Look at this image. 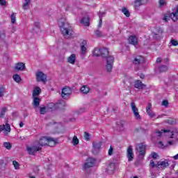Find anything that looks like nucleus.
I'll use <instances>...</instances> for the list:
<instances>
[{"mask_svg": "<svg viewBox=\"0 0 178 178\" xmlns=\"http://www.w3.org/2000/svg\"><path fill=\"white\" fill-rule=\"evenodd\" d=\"M3 145L6 149H10L12 148V145L9 142H4Z\"/></svg>", "mask_w": 178, "mask_h": 178, "instance_id": "34", "label": "nucleus"}, {"mask_svg": "<svg viewBox=\"0 0 178 178\" xmlns=\"http://www.w3.org/2000/svg\"><path fill=\"white\" fill-rule=\"evenodd\" d=\"M165 62H169V59L166 58L165 60Z\"/></svg>", "mask_w": 178, "mask_h": 178, "instance_id": "62", "label": "nucleus"}, {"mask_svg": "<svg viewBox=\"0 0 178 178\" xmlns=\"http://www.w3.org/2000/svg\"><path fill=\"white\" fill-rule=\"evenodd\" d=\"M84 138L86 141H90V134L85 132Z\"/></svg>", "mask_w": 178, "mask_h": 178, "instance_id": "44", "label": "nucleus"}, {"mask_svg": "<svg viewBox=\"0 0 178 178\" xmlns=\"http://www.w3.org/2000/svg\"><path fill=\"white\" fill-rule=\"evenodd\" d=\"M105 16V13H99V19H102V17H104Z\"/></svg>", "mask_w": 178, "mask_h": 178, "instance_id": "53", "label": "nucleus"}, {"mask_svg": "<svg viewBox=\"0 0 178 178\" xmlns=\"http://www.w3.org/2000/svg\"><path fill=\"white\" fill-rule=\"evenodd\" d=\"M152 108V104H151V103H148L147 104V106L146 107V112L147 113V115H149V116H150V118H154L155 116V113L152 111V110H151Z\"/></svg>", "mask_w": 178, "mask_h": 178, "instance_id": "18", "label": "nucleus"}, {"mask_svg": "<svg viewBox=\"0 0 178 178\" xmlns=\"http://www.w3.org/2000/svg\"><path fill=\"white\" fill-rule=\"evenodd\" d=\"M144 62H145V59L141 56H137L134 60V65H141V63H144Z\"/></svg>", "mask_w": 178, "mask_h": 178, "instance_id": "17", "label": "nucleus"}, {"mask_svg": "<svg viewBox=\"0 0 178 178\" xmlns=\"http://www.w3.org/2000/svg\"><path fill=\"white\" fill-rule=\"evenodd\" d=\"M163 20H164L165 22H168V17H164Z\"/></svg>", "mask_w": 178, "mask_h": 178, "instance_id": "60", "label": "nucleus"}, {"mask_svg": "<svg viewBox=\"0 0 178 178\" xmlns=\"http://www.w3.org/2000/svg\"><path fill=\"white\" fill-rule=\"evenodd\" d=\"M145 148L146 146L144 145V143H139L136 146L137 152H138L140 156H142V158H143V156L145 155Z\"/></svg>", "mask_w": 178, "mask_h": 178, "instance_id": "5", "label": "nucleus"}, {"mask_svg": "<svg viewBox=\"0 0 178 178\" xmlns=\"http://www.w3.org/2000/svg\"><path fill=\"white\" fill-rule=\"evenodd\" d=\"M170 43H171L172 45H173V47H177V45H178V42H177V40H175V39H172V40H170Z\"/></svg>", "mask_w": 178, "mask_h": 178, "instance_id": "40", "label": "nucleus"}, {"mask_svg": "<svg viewBox=\"0 0 178 178\" xmlns=\"http://www.w3.org/2000/svg\"><path fill=\"white\" fill-rule=\"evenodd\" d=\"M37 81H42V83H47V74L42 72H38L36 73Z\"/></svg>", "mask_w": 178, "mask_h": 178, "instance_id": "7", "label": "nucleus"}, {"mask_svg": "<svg viewBox=\"0 0 178 178\" xmlns=\"http://www.w3.org/2000/svg\"><path fill=\"white\" fill-rule=\"evenodd\" d=\"M67 62H68V63H71L72 65H74V63H76V54H73L70 55L67 58Z\"/></svg>", "mask_w": 178, "mask_h": 178, "instance_id": "24", "label": "nucleus"}, {"mask_svg": "<svg viewBox=\"0 0 178 178\" xmlns=\"http://www.w3.org/2000/svg\"><path fill=\"white\" fill-rule=\"evenodd\" d=\"M31 3V0H25L22 8L24 10H27V9L30 8V4Z\"/></svg>", "mask_w": 178, "mask_h": 178, "instance_id": "26", "label": "nucleus"}, {"mask_svg": "<svg viewBox=\"0 0 178 178\" xmlns=\"http://www.w3.org/2000/svg\"><path fill=\"white\" fill-rule=\"evenodd\" d=\"M7 111H8V107H3L1 108L0 119H2V118H5V113H6Z\"/></svg>", "mask_w": 178, "mask_h": 178, "instance_id": "30", "label": "nucleus"}, {"mask_svg": "<svg viewBox=\"0 0 178 178\" xmlns=\"http://www.w3.org/2000/svg\"><path fill=\"white\" fill-rule=\"evenodd\" d=\"M30 178H35V177H31Z\"/></svg>", "mask_w": 178, "mask_h": 178, "instance_id": "63", "label": "nucleus"}, {"mask_svg": "<svg viewBox=\"0 0 178 178\" xmlns=\"http://www.w3.org/2000/svg\"><path fill=\"white\" fill-rule=\"evenodd\" d=\"M145 3H147V0H135L134 3V8L135 9H139L140 6H143Z\"/></svg>", "mask_w": 178, "mask_h": 178, "instance_id": "16", "label": "nucleus"}, {"mask_svg": "<svg viewBox=\"0 0 178 178\" xmlns=\"http://www.w3.org/2000/svg\"><path fill=\"white\" fill-rule=\"evenodd\" d=\"M108 155L110 156L113 155V147L112 146H111L109 149H108Z\"/></svg>", "mask_w": 178, "mask_h": 178, "instance_id": "46", "label": "nucleus"}, {"mask_svg": "<svg viewBox=\"0 0 178 178\" xmlns=\"http://www.w3.org/2000/svg\"><path fill=\"white\" fill-rule=\"evenodd\" d=\"M72 144L73 145H77V144H79V138H77V136H74L73 137Z\"/></svg>", "mask_w": 178, "mask_h": 178, "instance_id": "36", "label": "nucleus"}, {"mask_svg": "<svg viewBox=\"0 0 178 178\" xmlns=\"http://www.w3.org/2000/svg\"><path fill=\"white\" fill-rule=\"evenodd\" d=\"M161 58H157V59H156V63H161Z\"/></svg>", "mask_w": 178, "mask_h": 178, "instance_id": "57", "label": "nucleus"}, {"mask_svg": "<svg viewBox=\"0 0 178 178\" xmlns=\"http://www.w3.org/2000/svg\"><path fill=\"white\" fill-rule=\"evenodd\" d=\"M127 157L128 158V161H131L134 159V153H133V147L129 146L127 150Z\"/></svg>", "mask_w": 178, "mask_h": 178, "instance_id": "12", "label": "nucleus"}, {"mask_svg": "<svg viewBox=\"0 0 178 178\" xmlns=\"http://www.w3.org/2000/svg\"><path fill=\"white\" fill-rule=\"evenodd\" d=\"M13 79L16 83H20V81H22V77L19 74H14Z\"/></svg>", "mask_w": 178, "mask_h": 178, "instance_id": "31", "label": "nucleus"}, {"mask_svg": "<svg viewBox=\"0 0 178 178\" xmlns=\"http://www.w3.org/2000/svg\"><path fill=\"white\" fill-rule=\"evenodd\" d=\"M169 166V161L168 160L160 161L157 163L158 169H166Z\"/></svg>", "mask_w": 178, "mask_h": 178, "instance_id": "11", "label": "nucleus"}, {"mask_svg": "<svg viewBox=\"0 0 178 178\" xmlns=\"http://www.w3.org/2000/svg\"><path fill=\"white\" fill-rule=\"evenodd\" d=\"M58 26L64 37H70L73 34V29L70 24L64 22L63 19L58 21Z\"/></svg>", "mask_w": 178, "mask_h": 178, "instance_id": "1", "label": "nucleus"}, {"mask_svg": "<svg viewBox=\"0 0 178 178\" xmlns=\"http://www.w3.org/2000/svg\"><path fill=\"white\" fill-rule=\"evenodd\" d=\"M86 45H87V40H83L81 43V52L82 55L87 54V47H86Z\"/></svg>", "mask_w": 178, "mask_h": 178, "instance_id": "20", "label": "nucleus"}, {"mask_svg": "<svg viewBox=\"0 0 178 178\" xmlns=\"http://www.w3.org/2000/svg\"><path fill=\"white\" fill-rule=\"evenodd\" d=\"M84 108H80L79 111H76L77 115H81V113H83Z\"/></svg>", "mask_w": 178, "mask_h": 178, "instance_id": "50", "label": "nucleus"}, {"mask_svg": "<svg viewBox=\"0 0 178 178\" xmlns=\"http://www.w3.org/2000/svg\"><path fill=\"white\" fill-rule=\"evenodd\" d=\"M102 56L106 60V69L107 72H112L113 62H115V57L109 56V51H108V54H105V51L102 52Z\"/></svg>", "mask_w": 178, "mask_h": 178, "instance_id": "3", "label": "nucleus"}, {"mask_svg": "<svg viewBox=\"0 0 178 178\" xmlns=\"http://www.w3.org/2000/svg\"><path fill=\"white\" fill-rule=\"evenodd\" d=\"M95 34L97 37H102L104 35L102 34V32H101L99 30H97L95 32Z\"/></svg>", "mask_w": 178, "mask_h": 178, "instance_id": "42", "label": "nucleus"}, {"mask_svg": "<svg viewBox=\"0 0 178 178\" xmlns=\"http://www.w3.org/2000/svg\"><path fill=\"white\" fill-rule=\"evenodd\" d=\"M81 23H82V24L84 26H90V17H83L81 20Z\"/></svg>", "mask_w": 178, "mask_h": 178, "instance_id": "28", "label": "nucleus"}, {"mask_svg": "<svg viewBox=\"0 0 178 178\" xmlns=\"http://www.w3.org/2000/svg\"><path fill=\"white\" fill-rule=\"evenodd\" d=\"M81 91L83 92V94H88V92H90V87L84 85L81 87Z\"/></svg>", "mask_w": 178, "mask_h": 178, "instance_id": "29", "label": "nucleus"}, {"mask_svg": "<svg viewBox=\"0 0 178 178\" xmlns=\"http://www.w3.org/2000/svg\"><path fill=\"white\" fill-rule=\"evenodd\" d=\"M92 147L94 149H100L102 147V142L101 141H95L92 143Z\"/></svg>", "mask_w": 178, "mask_h": 178, "instance_id": "25", "label": "nucleus"}, {"mask_svg": "<svg viewBox=\"0 0 178 178\" xmlns=\"http://www.w3.org/2000/svg\"><path fill=\"white\" fill-rule=\"evenodd\" d=\"M171 19L173 22H177L178 20V6L174 9L173 12L170 15Z\"/></svg>", "mask_w": 178, "mask_h": 178, "instance_id": "19", "label": "nucleus"}, {"mask_svg": "<svg viewBox=\"0 0 178 178\" xmlns=\"http://www.w3.org/2000/svg\"><path fill=\"white\" fill-rule=\"evenodd\" d=\"M6 92V90L3 87L0 88V98L3 97V94Z\"/></svg>", "mask_w": 178, "mask_h": 178, "instance_id": "38", "label": "nucleus"}, {"mask_svg": "<svg viewBox=\"0 0 178 178\" xmlns=\"http://www.w3.org/2000/svg\"><path fill=\"white\" fill-rule=\"evenodd\" d=\"M159 70L161 73L163 72H168V66L167 65H161L159 67Z\"/></svg>", "mask_w": 178, "mask_h": 178, "instance_id": "33", "label": "nucleus"}, {"mask_svg": "<svg viewBox=\"0 0 178 178\" xmlns=\"http://www.w3.org/2000/svg\"><path fill=\"white\" fill-rule=\"evenodd\" d=\"M0 5L5 6V5H6V0H0Z\"/></svg>", "mask_w": 178, "mask_h": 178, "instance_id": "52", "label": "nucleus"}, {"mask_svg": "<svg viewBox=\"0 0 178 178\" xmlns=\"http://www.w3.org/2000/svg\"><path fill=\"white\" fill-rule=\"evenodd\" d=\"M115 170H116V164L111 163L108 165L106 172L108 173V175H112Z\"/></svg>", "mask_w": 178, "mask_h": 178, "instance_id": "14", "label": "nucleus"}, {"mask_svg": "<svg viewBox=\"0 0 178 178\" xmlns=\"http://www.w3.org/2000/svg\"><path fill=\"white\" fill-rule=\"evenodd\" d=\"M131 108L136 119H137V120H140V119H141V115H140V113H138V108L136 106V103L131 102Z\"/></svg>", "mask_w": 178, "mask_h": 178, "instance_id": "6", "label": "nucleus"}, {"mask_svg": "<svg viewBox=\"0 0 178 178\" xmlns=\"http://www.w3.org/2000/svg\"><path fill=\"white\" fill-rule=\"evenodd\" d=\"M161 105L166 107L168 105H169V102H168V100H163L161 103Z\"/></svg>", "mask_w": 178, "mask_h": 178, "instance_id": "47", "label": "nucleus"}, {"mask_svg": "<svg viewBox=\"0 0 178 178\" xmlns=\"http://www.w3.org/2000/svg\"><path fill=\"white\" fill-rule=\"evenodd\" d=\"M4 130H6V131H8V133L10 132V124L8 122L4 125Z\"/></svg>", "mask_w": 178, "mask_h": 178, "instance_id": "37", "label": "nucleus"}, {"mask_svg": "<svg viewBox=\"0 0 178 178\" xmlns=\"http://www.w3.org/2000/svg\"><path fill=\"white\" fill-rule=\"evenodd\" d=\"M23 126H24V124L23 123V122H21L19 123V127H23Z\"/></svg>", "mask_w": 178, "mask_h": 178, "instance_id": "59", "label": "nucleus"}, {"mask_svg": "<svg viewBox=\"0 0 178 178\" xmlns=\"http://www.w3.org/2000/svg\"><path fill=\"white\" fill-rule=\"evenodd\" d=\"M11 23H13V24H15V23L16 22V13H13L11 16Z\"/></svg>", "mask_w": 178, "mask_h": 178, "instance_id": "35", "label": "nucleus"}, {"mask_svg": "<svg viewBox=\"0 0 178 178\" xmlns=\"http://www.w3.org/2000/svg\"><path fill=\"white\" fill-rule=\"evenodd\" d=\"M33 108H38L40 106V102H41V99L38 97H33Z\"/></svg>", "mask_w": 178, "mask_h": 178, "instance_id": "22", "label": "nucleus"}, {"mask_svg": "<svg viewBox=\"0 0 178 178\" xmlns=\"http://www.w3.org/2000/svg\"><path fill=\"white\" fill-rule=\"evenodd\" d=\"M40 112L41 115H45L47 113V108H45V106L40 107Z\"/></svg>", "mask_w": 178, "mask_h": 178, "instance_id": "39", "label": "nucleus"}, {"mask_svg": "<svg viewBox=\"0 0 178 178\" xmlns=\"http://www.w3.org/2000/svg\"><path fill=\"white\" fill-rule=\"evenodd\" d=\"M13 165H14L15 169H19V163L17 161H13Z\"/></svg>", "mask_w": 178, "mask_h": 178, "instance_id": "45", "label": "nucleus"}, {"mask_svg": "<svg viewBox=\"0 0 178 178\" xmlns=\"http://www.w3.org/2000/svg\"><path fill=\"white\" fill-rule=\"evenodd\" d=\"M173 159L175 160L178 159V154L173 156Z\"/></svg>", "mask_w": 178, "mask_h": 178, "instance_id": "58", "label": "nucleus"}, {"mask_svg": "<svg viewBox=\"0 0 178 178\" xmlns=\"http://www.w3.org/2000/svg\"><path fill=\"white\" fill-rule=\"evenodd\" d=\"M139 77H140V79H145V75H144L143 74H140L139 75Z\"/></svg>", "mask_w": 178, "mask_h": 178, "instance_id": "56", "label": "nucleus"}, {"mask_svg": "<svg viewBox=\"0 0 178 178\" xmlns=\"http://www.w3.org/2000/svg\"><path fill=\"white\" fill-rule=\"evenodd\" d=\"M71 95H72V89H70V88L65 87L64 88H63L61 96L64 99H66L67 97H70Z\"/></svg>", "mask_w": 178, "mask_h": 178, "instance_id": "8", "label": "nucleus"}, {"mask_svg": "<svg viewBox=\"0 0 178 178\" xmlns=\"http://www.w3.org/2000/svg\"><path fill=\"white\" fill-rule=\"evenodd\" d=\"M129 44H131V45H137L138 44V40L137 39V37L136 35H131L129 38Z\"/></svg>", "mask_w": 178, "mask_h": 178, "instance_id": "21", "label": "nucleus"}, {"mask_svg": "<svg viewBox=\"0 0 178 178\" xmlns=\"http://www.w3.org/2000/svg\"><path fill=\"white\" fill-rule=\"evenodd\" d=\"M57 140L51 138V137H42L38 142H35L36 144L38 145L40 147H44V145H48V147H54L56 144Z\"/></svg>", "mask_w": 178, "mask_h": 178, "instance_id": "2", "label": "nucleus"}, {"mask_svg": "<svg viewBox=\"0 0 178 178\" xmlns=\"http://www.w3.org/2000/svg\"><path fill=\"white\" fill-rule=\"evenodd\" d=\"M168 144H169L170 145H172L173 144V142H172V141H168Z\"/></svg>", "mask_w": 178, "mask_h": 178, "instance_id": "61", "label": "nucleus"}, {"mask_svg": "<svg viewBox=\"0 0 178 178\" xmlns=\"http://www.w3.org/2000/svg\"><path fill=\"white\" fill-rule=\"evenodd\" d=\"M157 134L158 137H161L162 136V133H168L167 130L163 129L161 131H159L156 132Z\"/></svg>", "mask_w": 178, "mask_h": 178, "instance_id": "41", "label": "nucleus"}, {"mask_svg": "<svg viewBox=\"0 0 178 178\" xmlns=\"http://www.w3.org/2000/svg\"><path fill=\"white\" fill-rule=\"evenodd\" d=\"M134 87L135 88H137L138 90H143V88H145L147 86L144 83L140 80H136L134 82Z\"/></svg>", "mask_w": 178, "mask_h": 178, "instance_id": "13", "label": "nucleus"}, {"mask_svg": "<svg viewBox=\"0 0 178 178\" xmlns=\"http://www.w3.org/2000/svg\"><path fill=\"white\" fill-rule=\"evenodd\" d=\"M102 52H105L104 54L108 55V49L106 48L95 49V50L93 51V56H102Z\"/></svg>", "mask_w": 178, "mask_h": 178, "instance_id": "10", "label": "nucleus"}, {"mask_svg": "<svg viewBox=\"0 0 178 178\" xmlns=\"http://www.w3.org/2000/svg\"><path fill=\"white\" fill-rule=\"evenodd\" d=\"M152 157L153 158V159H156V158H158V154L155 152H152Z\"/></svg>", "mask_w": 178, "mask_h": 178, "instance_id": "48", "label": "nucleus"}, {"mask_svg": "<svg viewBox=\"0 0 178 178\" xmlns=\"http://www.w3.org/2000/svg\"><path fill=\"white\" fill-rule=\"evenodd\" d=\"M3 130H5V124L0 125V133L1 131H3Z\"/></svg>", "mask_w": 178, "mask_h": 178, "instance_id": "55", "label": "nucleus"}, {"mask_svg": "<svg viewBox=\"0 0 178 178\" xmlns=\"http://www.w3.org/2000/svg\"><path fill=\"white\" fill-rule=\"evenodd\" d=\"M41 147L38 146V143L36 142L34 143L33 145L32 146H27L26 147V150L28 152V154L29 155H34L35 152H38V151H40Z\"/></svg>", "mask_w": 178, "mask_h": 178, "instance_id": "4", "label": "nucleus"}, {"mask_svg": "<svg viewBox=\"0 0 178 178\" xmlns=\"http://www.w3.org/2000/svg\"><path fill=\"white\" fill-rule=\"evenodd\" d=\"M102 18H100L99 19V24H98V27H102Z\"/></svg>", "mask_w": 178, "mask_h": 178, "instance_id": "54", "label": "nucleus"}, {"mask_svg": "<svg viewBox=\"0 0 178 178\" xmlns=\"http://www.w3.org/2000/svg\"><path fill=\"white\" fill-rule=\"evenodd\" d=\"M165 3H166V1H165V0H159L160 6H163Z\"/></svg>", "mask_w": 178, "mask_h": 178, "instance_id": "51", "label": "nucleus"}, {"mask_svg": "<svg viewBox=\"0 0 178 178\" xmlns=\"http://www.w3.org/2000/svg\"><path fill=\"white\" fill-rule=\"evenodd\" d=\"M26 69V65L24 63H17L15 64V70L17 72H23Z\"/></svg>", "mask_w": 178, "mask_h": 178, "instance_id": "15", "label": "nucleus"}, {"mask_svg": "<svg viewBox=\"0 0 178 178\" xmlns=\"http://www.w3.org/2000/svg\"><path fill=\"white\" fill-rule=\"evenodd\" d=\"M152 178H156V177H152Z\"/></svg>", "mask_w": 178, "mask_h": 178, "instance_id": "64", "label": "nucleus"}, {"mask_svg": "<svg viewBox=\"0 0 178 178\" xmlns=\"http://www.w3.org/2000/svg\"><path fill=\"white\" fill-rule=\"evenodd\" d=\"M126 122L124 121H119L118 122V129L120 130V131H123L124 130V124Z\"/></svg>", "mask_w": 178, "mask_h": 178, "instance_id": "27", "label": "nucleus"}, {"mask_svg": "<svg viewBox=\"0 0 178 178\" xmlns=\"http://www.w3.org/2000/svg\"><path fill=\"white\" fill-rule=\"evenodd\" d=\"M159 147L162 149L165 148V145H163V143H162V141L159 142Z\"/></svg>", "mask_w": 178, "mask_h": 178, "instance_id": "49", "label": "nucleus"}, {"mask_svg": "<svg viewBox=\"0 0 178 178\" xmlns=\"http://www.w3.org/2000/svg\"><path fill=\"white\" fill-rule=\"evenodd\" d=\"M122 13H124V15L127 17H130V11H129V9H127V8H123L122 10Z\"/></svg>", "mask_w": 178, "mask_h": 178, "instance_id": "32", "label": "nucleus"}, {"mask_svg": "<svg viewBox=\"0 0 178 178\" xmlns=\"http://www.w3.org/2000/svg\"><path fill=\"white\" fill-rule=\"evenodd\" d=\"M150 168H158V163L155 164V162L153 160L150 161Z\"/></svg>", "mask_w": 178, "mask_h": 178, "instance_id": "43", "label": "nucleus"}, {"mask_svg": "<svg viewBox=\"0 0 178 178\" xmlns=\"http://www.w3.org/2000/svg\"><path fill=\"white\" fill-rule=\"evenodd\" d=\"M96 160L95 159L89 158L86 160V162L84 164V169H88L92 168L95 165Z\"/></svg>", "mask_w": 178, "mask_h": 178, "instance_id": "9", "label": "nucleus"}, {"mask_svg": "<svg viewBox=\"0 0 178 178\" xmlns=\"http://www.w3.org/2000/svg\"><path fill=\"white\" fill-rule=\"evenodd\" d=\"M40 94H41V88L37 86L33 89L32 97H38Z\"/></svg>", "mask_w": 178, "mask_h": 178, "instance_id": "23", "label": "nucleus"}]
</instances>
